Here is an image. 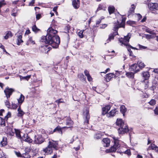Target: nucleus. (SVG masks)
<instances>
[{"mask_svg": "<svg viewBox=\"0 0 158 158\" xmlns=\"http://www.w3.org/2000/svg\"><path fill=\"white\" fill-rule=\"evenodd\" d=\"M134 22L131 21H129L127 22V23L130 25H131L134 23Z\"/></svg>", "mask_w": 158, "mask_h": 158, "instance_id": "0e129e2a", "label": "nucleus"}, {"mask_svg": "<svg viewBox=\"0 0 158 158\" xmlns=\"http://www.w3.org/2000/svg\"><path fill=\"white\" fill-rule=\"evenodd\" d=\"M113 138L114 139V144L110 148L109 150H106V152H115L120 147L119 144V140H118V138L114 136L113 137Z\"/></svg>", "mask_w": 158, "mask_h": 158, "instance_id": "20e7f679", "label": "nucleus"}, {"mask_svg": "<svg viewBox=\"0 0 158 158\" xmlns=\"http://www.w3.org/2000/svg\"><path fill=\"white\" fill-rule=\"evenodd\" d=\"M137 64H138L139 69H142L145 66L144 63L140 61H138Z\"/></svg>", "mask_w": 158, "mask_h": 158, "instance_id": "72a5a7b5", "label": "nucleus"}, {"mask_svg": "<svg viewBox=\"0 0 158 158\" xmlns=\"http://www.w3.org/2000/svg\"><path fill=\"white\" fill-rule=\"evenodd\" d=\"M41 14H36V18L37 20L39 19L41 17Z\"/></svg>", "mask_w": 158, "mask_h": 158, "instance_id": "de8ad7c7", "label": "nucleus"}, {"mask_svg": "<svg viewBox=\"0 0 158 158\" xmlns=\"http://www.w3.org/2000/svg\"><path fill=\"white\" fill-rule=\"evenodd\" d=\"M87 79L89 81H92V77L90 76V75L87 76Z\"/></svg>", "mask_w": 158, "mask_h": 158, "instance_id": "e2e57ef3", "label": "nucleus"}, {"mask_svg": "<svg viewBox=\"0 0 158 158\" xmlns=\"http://www.w3.org/2000/svg\"><path fill=\"white\" fill-rule=\"evenodd\" d=\"M120 110L122 113L123 114V115H125V113L127 111V109L125 106L123 105L121 106L120 107Z\"/></svg>", "mask_w": 158, "mask_h": 158, "instance_id": "a878e982", "label": "nucleus"}, {"mask_svg": "<svg viewBox=\"0 0 158 158\" xmlns=\"http://www.w3.org/2000/svg\"><path fill=\"white\" fill-rule=\"evenodd\" d=\"M17 107V105L16 104L12 102L11 106H10V107L9 108L13 109H16Z\"/></svg>", "mask_w": 158, "mask_h": 158, "instance_id": "4c0bfd02", "label": "nucleus"}, {"mask_svg": "<svg viewBox=\"0 0 158 158\" xmlns=\"http://www.w3.org/2000/svg\"><path fill=\"white\" fill-rule=\"evenodd\" d=\"M22 139L28 143H31L32 142V140L28 136V134H24L22 138Z\"/></svg>", "mask_w": 158, "mask_h": 158, "instance_id": "ddd939ff", "label": "nucleus"}, {"mask_svg": "<svg viewBox=\"0 0 158 158\" xmlns=\"http://www.w3.org/2000/svg\"><path fill=\"white\" fill-rule=\"evenodd\" d=\"M110 107H111L110 105H108L102 108V114L103 115L106 114L107 116L109 118L114 116L117 112L116 109L112 110L109 113H107L108 111L110 110Z\"/></svg>", "mask_w": 158, "mask_h": 158, "instance_id": "7ed1b4c3", "label": "nucleus"}, {"mask_svg": "<svg viewBox=\"0 0 158 158\" xmlns=\"http://www.w3.org/2000/svg\"><path fill=\"white\" fill-rule=\"evenodd\" d=\"M42 48L44 49L45 50L48 49V50L47 51V52L50 50L49 49H48L49 48L47 45H45L43 46V47H42Z\"/></svg>", "mask_w": 158, "mask_h": 158, "instance_id": "6e6d98bb", "label": "nucleus"}, {"mask_svg": "<svg viewBox=\"0 0 158 158\" xmlns=\"http://www.w3.org/2000/svg\"><path fill=\"white\" fill-rule=\"evenodd\" d=\"M35 0H32L31 2L29 3L28 6H33L35 3Z\"/></svg>", "mask_w": 158, "mask_h": 158, "instance_id": "3c124183", "label": "nucleus"}, {"mask_svg": "<svg viewBox=\"0 0 158 158\" xmlns=\"http://www.w3.org/2000/svg\"><path fill=\"white\" fill-rule=\"evenodd\" d=\"M15 134L16 137L19 139H22V138L20 135V132L19 130H18L15 129Z\"/></svg>", "mask_w": 158, "mask_h": 158, "instance_id": "cd10ccee", "label": "nucleus"}, {"mask_svg": "<svg viewBox=\"0 0 158 158\" xmlns=\"http://www.w3.org/2000/svg\"><path fill=\"white\" fill-rule=\"evenodd\" d=\"M22 157L24 158H30L31 156L29 155L28 153H26L23 154L22 156Z\"/></svg>", "mask_w": 158, "mask_h": 158, "instance_id": "ea45409f", "label": "nucleus"}, {"mask_svg": "<svg viewBox=\"0 0 158 158\" xmlns=\"http://www.w3.org/2000/svg\"><path fill=\"white\" fill-rule=\"evenodd\" d=\"M84 73L86 77L89 75V72L86 70L84 71Z\"/></svg>", "mask_w": 158, "mask_h": 158, "instance_id": "13d9d810", "label": "nucleus"}, {"mask_svg": "<svg viewBox=\"0 0 158 158\" xmlns=\"http://www.w3.org/2000/svg\"><path fill=\"white\" fill-rule=\"evenodd\" d=\"M43 151L45 154L47 155L50 154L52 152V148L48 145L44 149Z\"/></svg>", "mask_w": 158, "mask_h": 158, "instance_id": "4468645a", "label": "nucleus"}, {"mask_svg": "<svg viewBox=\"0 0 158 158\" xmlns=\"http://www.w3.org/2000/svg\"><path fill=\"white\" fill-rule=\"evenodd\" d=\"M151 148L152 149L158 151V148L154 144H151Z\"/></svg>", "mask_w": 158, "mask_h": 158, "instance_id": "a19ab883", "label": "nucleus"}, {"mask_svg": "<svg viewBox=\"0 0 158 158\" xmlns=\"http://www.w3.org/2000/svg\"><path fill=\"white\" fill-rule=\"evenodd\" d=\"M83 31H81L78 32V35L80 37V38H82L83 37Z\"/></svg>", "mask_w": 158, "mask_h": 158, "instance_id": "a18cd8bd", "label": "nucleus"}, {"mask_svg": "<svg viewBox=\"0 0 158 158\" xmlns=\"http://www.w3.org/2000/svg\"><path fill=\"white\" fill-rule=\"evenodd\" d=\"M126 19V18L123 17L121 22L120 24H119L118 22L117 21V22L116 23V24L114 25L113 30L115 31H117L118 29L119 28L121 27L124 28Z\"/></svg>", "mask_w": 158, "mask_h": 158, "instance_id": "39448f33", "label": "nucleus"}, {"mask_svg": "<svg viewBox=\"0 0 158 158\" xmlns=\"http://www.w3.org/2000/svg\"><path fill=\"white\" fill-rule=\"evenodd\" d=\"M115 75L113 73H109L107 74L106 76V77H105V80L107 82H108L112 78L115 77Z\"/></svg>", "mask_w": 158, "mask_h": 158, "instance_id": "dca6fc26", "label": "nucleus"}, {"mask_svg": "<svg viewBox=\"0 0 158 158\" xmlns=\"http://www.w3.org/2000/svg\"><path fill=\"white\" fill-rule=\"evenodd\" d=\"M57 131L61 135L62 134V132L61 131V128L60 127H56L53 131V132Z\"/></svg>", "mask_w": 158, "mask_h": 158, "instance_id": "c756f323", "label": "nucleus"}, {"mask_svg": "<svg viewBox=\"0 0 158 158\" xmlns=\"http://www.w3.org/2000/svg\"><path fill=\"white\" fill-rule=\"evenodd\" d=\"M131 36V34L130 33H129L126 36H124V38H121L119 39V41L121 43L122 45H124L127 47H128L133 49L138 50L137 48L133 47L128 43L129 41V39H130Z\"/></svg>", "mask_w": 158, "mask_h": 158, "instance_id": "f03ea898", "label": "nucleus"}, {"mask_svg": "<svg viewBox=\"0 0 158 158\" xmlns=\"http://www.w3.org/2000/svg\"><path fill=\"white\" fill-rule=\"evenodd\" d=\"M48 145L52 148H53L56 150H57L58 148V141L52 140L49 141Z\"/></svg>", "mask_w": 158, "mask_h": 158, "instance_id": "1a4fd4ad", "label": "nucleus"}, {"mask_svg": "<svg viewBox=\"0 0 158 158\" xmlns=\"http://www.w3.org/2000/svg\"><path fill=\"white\" fill-rule=\"evenodd\" d=\"M155 114L156 115L158 114V109L157 107H156L155 110H154Z\"/></svg>", "mask_w": 158, "mask_h": 158, "instance_id": "680f3d73", "label": "nucleus"}, {"mask_svg": "<svg viewBox=\"0 0 158 158\" xmlns=\"http://www.w3.org/2000/svg\"><path fill=\"white\" fill-rule=\"evenodd\" d=\"M139 46L141 49H145L147 48V47L141 45L140 44H139Z\"/></svg>", "mask_w": 158, "mask_h": 158, "instance_id": "bf43d9fd", "label": "nucleus"}, {"mask_svg": "<svg viewBox=\"0 0 158 158\" xmlns=\"http://www.w3.org/2000/svg\"><path fill=\"white\" fill-rule=\"evenodd\" d=\"M24 97L23 94H21L19 98L17 99L19 106H21L24 101Z\"/></svg>", "mask_w": 158, "mask_h": 158, "instance_id": "6ab92c4d", "label": "nucleus"}, {"mask_svg": "<svg viewBox=\"0 0 158 158\" xmlns=\"http://www.w3.org/2000/svg\"><path fill=\"white\" fill-rule=\"evenodd\" d=\"M44 141V139L40 135H37L35 137L34 142L37 144H40Z\"/></svg>", "mask_w": 158, "mask_h": 158, "instance_id": "0eeeda50", "label": "nucleus"}, {"mask_svg": "<svg viewBox=\"0 0 158 158\" xmlns=\"http://www.w3.org/2000/svg\"><path fill=\"white\" fill-rule=\"evenodd\" d=\"M106 8V5L104 3L100 4L97 10H105Z\"/></svg>", "mask_w": 158, "mask_h": 158, "instance_id": "5701e85b", "label": "nucleus"}, {"mask_svg": "<svg viewBox=\"0 0 158 158\" xmlns=\"http://www.w3.org/2000/svg\"><path fill=\"white\" fill-rule=\"evenodd\" d=\"M129 129L127 125H123L118 129V131L119 134H124L128 132Z\"/></svg>", "mask_w": 158, "mask_h": 158, "instance_id": "6e6552de", "label": "nucleus"}, {"mask_svg": "<svg viewBox=\"0 0 158 158\" xmlns=\"http://www.w3.org/2000/svg\"><path fill=\"white\" fill-rule=\"evenodd\" d=\"M116 124L119 127H121L123 126V125L125 124L123 122L122 119L118 118L117 120V121L116 122Z\"/></svg>", "mask_w": 158, "mask_h": 158, "instance_id": "aec40b11", "label": "nucleus"}, {"mask_svg": "<svg viewBox=\"0 0 158 158\" xmlns=\"http://www.w3.org/2000/svg\"><path fill=\"white\" fill-rule=\"evenodd\" d=\"M102 136V134L100 132H98L94 135V137L96 139H98L101 138Z\"/></svg>", "mask_w": 158, "mask_h": 158, "instance_id": "7c9ffc66", "label": "nucleus"}, {"mask_svg": "<svg viewBox=\"0 0 158 158\" xmlns=\"http://www.w3.org/2000/svg\"><path fill=\"white\" fill-rule=\"evenodd\" d=\"M146 31L147 32L151 34H153V31H152L150 29L148 28H147L146 29Z\"/></svg>", "mask_w": 158, "mask_h": 158, "instance_id": "09e8293b", "label": "nucleus"}, {"mask_svg": "<svg viewBox=\"0 0 158 158\" xmlns=\"http://www.w3.org/2000/svg\"><path fill=\"white\" fill-rule=\"evenodd\" d=\"M83 118L84 119L85 124H87L88 123L89 120L90 118V115L89 114V111L88 110L86 109L84 111Z\"/></svg>", "mask_w": 158, "mask_h": 158, "instance_id": "423d86ee", "label": "nucleus"}, {"mask_svg": "<svg viewBox=\"0 0 158 158\" xmlns=\"http://www.w3.org/2000/svg\"><path fill=\"white\" fill-rule=\"evenodd\" d=\"M148 81H147V82H145V83H143V84L144 85V89H146L148 88Z\"/></svg>", "mask_w": 158, "mask_h": 158, "instance_id": "8fccbe9b", "label": "nucleus"}, {"mask_svg": "<svg viewBox=\"0 0 158 158\" xmlns=\"http://www.w3.org/2000/svg\"><path fill=\"white\" fill-rule=\"evenodd\" d=\"M149 8L150 10H153V9L156 10L158 7V4L157 3H150L148 4V5Z\"/></svg>", "mask_w": 158, "mask_h": 158, "instance_id": "f8f14e48", "label": "nucleus"}, {"mask_svg": "<svg viewBox=\"0 0 158 158\" xmlns=\"http://www.w3.org/2000/svg\"><path fill=\"white\" fill-rule=\"evenodd\" d=\"M17 110L18 111V116L19 117H22L25 114V112L21 109L20 106H19Z\"/></svg>", "mask_w": 158, "mask_h": 158, "instance_id": "4be33fe9", "label": "nucleus"}, {"mask_svg": "<svg viewBox=\"0 0 158 158\" xmlns=\"http://www.w3.org/2000/svg\"><path fill=\"white\" fill-rule=\"evenodd\" d=\"M102 142L103 146L107 147L110 145V140L109 139L106 138L103 139Z\"/></svg>", "mask_w": 158, "mask_h": 158, "instance_id": "f3484780", "label": "nucleus"}, {"mask_svg": "<svg viewBox=\"0 0 158 158\" xmlns=\"http://www.w3.org/2000/svg\"><path fill=\"white\" fill-rule=\"evenodd\" d=\"M15 154L18 156H20L21 155L20 153L19 152H15Z\"/></svg>", "mask_w": 158, "mask_h": 158, "instance_id": "774afa93", "label": "nucleus"}, {"mask_svg": "<svg viewBox=\"0 0 158 158\" xmlns=\"http://www.w3.org/2000/svg\"><path fill=\"white\" fill-rule=\"evenodd\" d=\"M72 5L75 9H77L80 6V1L79 0H73Z\"/></svg>", "mask_w": 158, "mask_h": 158, "instance_id": "a211bd4d", "label": "nucleus"}, {"mask_svg": "<svg viewBox=\"0 0 158 158\" xmlns=\"http://www.w3.org/2000/svg\"><path fill=\"white\" fill-rule=\"evenodd\" d=\"M7 133L11 136H13L15 134L14 132L11 128H8Z\"/></svg>", "mask_w": 158, "mask_h": 158, "instance_id": "c9c22d12", "label": "nucleus"}, {"mask_svg": "<svg viewBox=\"0 0 158 158\" xmlns=\"http://www.w3.org/2000/svg\"><path fill=\"white\" fill-rule=\"evenodd\" d=\"M32 30L35 33L38 32L40 31V29L38 28L35 25H34L32 27Z\"/></svg>", "mask_w": 158, "mask_h": 158, "instance_id": "473e14b6", "label": "nucleus"}, {"mask_svg": "<svg viewBox=\"0 0 158 158\" xmlns=\"http://www.w3.org/2000/svg\"><path fill=\"white\" fill-rule=\"evenodd\" d=\"M136 5V4H133L131 6V9L132 10H134L135 9Z\"/></svg>", "mask_w": 158, "mask_h": 158, "instance_id": "4d7b16f0", "label": "nucleus"}, {"mask_svg": "<svg viewBox=\"0 0 158 158\" xmlns=\"http://www.w3.org/2000/svg\"><path fill=\"white\" fill-rule=\"evenodd\" d=\"M20 77L21 80L22 79H25V80H27L28 79L30 78V76H26V77H23L20 76Z\"/></svg>", "mask_w": 158, "mask_h": 158, "instance_id": "37998d69", "label": "nucleus"}, {"mask_svg": "<svg viewBox=\"0 0 158 158\" xmlns=\"http://www.w3.org/2000/svg\"><path fill=\"white\" fill-rule=\"evenodd\" d=\"M29 41L30 43H31L33 44H35L34 41L33 40L31 37L29 38Z\"/></svg>", "mask_w": 158, "mask_h": 158, "instance_id": "5fc2aeb1", "label": "nucleus"}, {"mask_svg": "<svg viewBox=\"0 0 158 158\" xmlns=\"http://www.w3.org/2000/svg\"><path fill=\"white\" fill-rule=\"evenodd\" d=\"M77 47H76L77 48H78L79 49H81L82 47V45L81 44L79 43H78L77 44Z\"/></svg>", "mask_w": 158, "mask_h": 158, "instance_id": "603ef678", "label": "nucleus"}, {"mask_svg": "<svg viewBox=\"0 0 158 158\" xmlns=\"http://www.w3.org/2000/svg\"><path fill=\"white\" fill-rule=\"evenodd\" d=\"M117 152L118 153H119L120 154L124 153L126 154H127V155H130V151L129 150H127L126 151H124V152H120L119 150L117 151Z\"/></svg>", "mask_w": 158, "mask_h": 158, "instance_id": "e433bc0d", "label": "nucleus"}, {"mask_svg": "<svg viewBox=\"0 0 158 158\" xmlns=\"http://www.w3.org/2000/svg\"><path fill=\"white\" fill-rule=\"evenodd\" d=\"M134 73L132 72H127L126 74V76L128 78L133 79L134 77Z\"/></svg>", "mask_w": 158, "mask_h": 158, "instance_id": "c85d7f7f", "label": "nucleus"}, {"mask_svg": "<svg viewBox=\"0 0 158 158\" xmlns=\"http://www.w3.org/2000/svg\"><path fill=\"white\" fill-rule=\"evenodd\" d=\"M7 138L5 137L3 138L0 144L2 146L6 145L7 144Z\"/></svg>", "mask_w": 158, "mask_h": 158, "instance_id": "bb28decb", "label": "nucleus"}, {"mask_svg": "<svg viewBox=\"0 0 158 158\" xmlns=\"http://www.w3.org/2000/svg\"><path fill=\"white\" fill-rule=\"evenodd\" d=\"M143 77L144 78L145 80H147L150 76L149 73L148 72H143L142 73Z\"/></svg>", "mask_w": 158, "mask_h": 158, "instance_id": "412c9836", "label": "nucleus"}, {"mask_svg": "<svg viewBox=\"0 0 158 158\" xmlns=\"http://www.w3.org/2000/svg\"><path fill=\"white\" fill-rule=\"evenodd\" d=\"M129 70L130 71H133L135 73L139 71V69L136 64H134L131 66Z\"/></svg>", "mask_w": 158, "mask_h": 158, "instance_id": "9d476101", "label": "nucleus"}, {"mask_svg": "<svg viewBox=\"0 0 158 158\" xmlns=\"http://www.w3.org/2000/svg\"><path fill=\"white\" fill-rule=\"evenodd\" d=\"M149 103L151 105H155L156 103L155 100L154 99L150 101V102H149Z\"/></svg>", "mask_w": 158, "mask_h": 158, "instance_id": "49530a36", "label": "nucleus"}, {"mask_svg": "<svg viewBox=\"0 0 158 158\" xmlns=\"http://www.w3.org/2000/svg\"><path fill=\"white\" fill-rule=\"evenodd\" d=\"M11 113L10 112H8L6 115L5 116V118H6L7 119L10 117L11 116Z\"/></svg>", "mask_w": 158, "mask_h": 158, "instance_id": "052dcab7", "label": "nucleus"}, {"mask_svg": "<svg viewBox=\"0 0 158 158\" xmlns=\"http://www.w3.org/2000/svg\"><path fill=\"white\" fill-rule=\"evenodd\" d=\"M14 91V90L11 88L10 89L7 88L5 89L4 92L7 99L10 97V95Z\"/></svg>", "mask_w": 158, "mask_h": 158, "instance_id": "9b49d317", "label": "nucleus"}, {"mask_svg": "<svg viewBox=\"0 0 158 158\" xmlns=\"http://www.w3.org/2000/svg\"><path fill=\"white\" fill-rule=\"evenodd\" d=\"M114 36V33L111 34L109 36L108 39L107 40V43H108L111 40H113Z\"/></svg>", "mask_w": 158, "mask_h": 158, "instance_id": "2f4dec72", "label": "nucleus"}, {"mask_svg": "<svg viewBox=\"0 0 158 158\" xmlns=\"http://www.w3.org/2000/svg\"><path fill=\"white\" fill-rule=\"evenodd\" d=\"M22 35L21 34H19V35H17V41L18 43L17 44L18 45H19L21 43L23 42L22 40Z\"/></svg>", "mask_w": 158, "mask_h": 158, "instance_id": "b1692460", "label": "nucleus"}, {"mask_svg": "<svg viewBox=\"0 0 158 158\" xmlns=\"http://www.w3.org/2000/svg\"><path fill=\"white\" fill-rule=\"evenodd\" d=\"M78 77L81 81H85V77H84L82 73H80L78 75Z\"/></svg>", "mask_w": 158, "mask_h": 158, "instance_id": "f704fd0d", "label": "nucleus"}, {"mask_svg": "<svg viewBox=\"0 0 158 158\" xmlns=\"http://www.w3.org/2000/svg\"><path fill=\"white\" fill-rule=\"evenodd\" d=\"M6 4V3L4 0H2L0 1V7H2Z\"/></svg>", "mask_w": 158, "mask_h": 158, "instance_id": "79ce46f5", "label": "nucleus"}, {"mask_svg": "<svg viewBox=\"0 0 158 158\" xmlns=\"http://www.w3.org/2000/svg\"><path fill=\"white\" fill-rule=\"evenodd\" d=\"M56 102L57 103L58 105L60 103H64V102L63 101V100L61 98L59 99L58 100H56Z\"/></svg>", "mask_w": 158, "mask_h": 158, "instance_id": "c03bdc74", "label": "nucleus"}, {"mask_svg": "<svg viewBox=\"0 0 158 158\" xmlns=\"http://www.w3.org/2000/svg\"><path fill=\"white\" fill-rule=\"evenodd\" d=\"M127 50L129 52H130V56H133L132 52L131 51V49H128Z\"/></svg>", "mask_w": 158, "mask_h": 158, "instance_id": "69168bd1", "label": "nucleus"}, {"mask_svg": "<svg viewBox=\"0 0 158 158\" xmlns=\"http://www.w3.org/2000/svg\"><path fill=\"white\" fill-rule=\"evenodd\" d=\"M1 124L3 125L4 126H5L6 125L4 119H2V121Z\"/></svg>", "mask_w": 158, "mask_h": 158, "instance_id": "338daca9", "label": "nucleus"}, {"mask_svg": "<svg viewBox=\"0 0 158 158\" xmlns=\"http://www.w3.org/2000/svg\"><path fill=\"white\" fill-rule=\"evenodd\" d=\"M6 33V35L4 37V38L6 40L8 39L9 37H11L12 36V34L10 31H7Z\"/></svg>", "mask_w": 158, "mask_h": 158, "instance_id": "393cba45", "label": "nucleus"}, {"mask_svg": "<svg viewBox=\"0 0 158 158\" xmlns=\"http://www.w3.org/2000/svg\"><path fill=\"white\" fill-rule=\"evenodd\" d=\"M108 10H115V8L114 6H110L108 7Z\"/></svg>", "mask_w": 158, "mask_h": 158, "instance_id": "864d4df0", "label": "nucleus"}, {"mask_svg": "<svg viewBox=\"0 0 158 158\" xmlns=\"http://www.w3.org/2000/svg\"><path fill=\"white\" fill-rule=\"evenodd\" d=\"M64 120H65V124L69 126H72L73 124V122L71 120L70 117H67L64 119Z\"/></svg>", "mask_w": 158, "mask_h": 158, "instance_id": "2eb2a0df", "label": "nucleus"}, {"mask_svg": "<svg viewBox=\"0 0 158 158\" xmlns=\"http://www.w3.org/2000/svg\"><path fill=\"white\" fill-rule=\"evenodd\" d=\"M56 30L52 27H50L47 30V34L46 36H42L40 41L50 45L53 48H57L60 43L59 36L56 35Z\"/></svg>", "mask_w": 158, "mask_h": 158, "instance_id": "f257e3e1", "label": "nucleus"}, {"mask_svg": "<svg viewBox=\"0 0 158 158\" xmlns=\"http://www.w3.org/2000/svg\"><path fill=\"white\" fill-rule=\"evenodd\" d=\"M5 103L6 106L8 108H9L10 107V103L9 101L7 100L5 102Z\"/></svg>", "mask_w": 158, "mask_h": 158, "instance_id": "58836bf2", "label": "nucleus"}]
</instances>
